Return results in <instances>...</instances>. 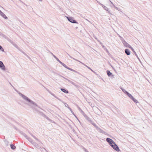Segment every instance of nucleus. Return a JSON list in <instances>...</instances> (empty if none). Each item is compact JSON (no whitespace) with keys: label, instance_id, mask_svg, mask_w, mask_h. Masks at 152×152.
I'll return each mask as SVG.
<instances>
[{"label":"nucleus","instance_id":"obj_19","mask_svg":"<svg viewBox=\"0 0 152 152\" xmlns=\"http://www.w3.org/2000/svg\"><path fill=\"white\" fill-rule=\"evenodd\" d=\"M125 52L127 55H129L130 54V51L128 49H126L125 50Z\"/></svg>","mask_w":152,"mask_h":152},{"label":"nucleus","instance_id":"obj_23","mask_svg":"<svg viewBox=\"0 0 152 152\" xmlns=\"http://www.w3.org/2000/svg\"><path fill=\"white\" fill-rule=\"evenodd\" d=\"M91 124L96 129L98 127L97 126L96 124L94 123L93 121L91 120L90 122Z\"/></svg>","mask_w":152,"mask_h":152},{"label":"nucleus","instance_id":"obj_45","mask_svg":"<svg viewBox=\"0 0 152 152\" xmlns=\"http://www.w3.org/2000/svg\"><path fill=\"white\" fill-rule=\"evenodd\" d=\"M31 135L33 137H34V136L31 133H30Z\"/></svg>","mask_w":152,"mask_h":152},{"label":"nucleus","instance_id":"obj_51","mask_svg":"<svg viewBox=\"0 0 152 152\" xmlns=\"http://www.w3.org/2000/svg\"><path fill=\"white\" fill-rule=\"evenodd\" d=\"M15 129L16 130H17V129L16 128V127H15Z\"/></svg>","mask_w":152,"mask_h":152},{"label":"nucleus","instance_id":"obj_3","mask_svg":"<svg viewBox=\"0 0 152 152\" xmlns=\"http://www.w3.org/2000/svg\"><path fill=\"white\" fill-rule=\"evenodd\" d=\"M97 1V3L99 4L101 6H102L103 8L104 9L106 10L107 12L110 14L112 15V14L111 13L110 11L109 10V9L107 7L103 5V4H102V3H101L99 1Z\"/></svg>","mask_w":152,"mask_h":152},{"label":"nucleus","instance_id":"obj_37","mask_svg":"<svg viewBox=\"0 0 152 152\" xmlns=\"http://www.w3.org/2000/svg\"><path fill=\"white\" fill-rule=\"evenodd\" d=\"M104 49L106 51L108 54L109 53V52L108 50L106 48H104Z\"/></svg>","mask_w":152,"mask_h":152},{"label":"nucleus","instance_id":"obj_38","mask_svg":"<svg viewBox=\"0 0 152 152\" xmlns=\"http://www.w3.org/2000/svg\"><path fill=\"white\" fill-rule=\"evenodd\" d=\"M114 109L117 111V112H118V111H119L118 109L115 107H114Z\"/></svg>","mask_w":152,"mask_h":152},{"label":"nucleus","instance_id":"obj_47","mask_svg":"<svg viewBox=\"0 0 152 152\" xmlns=\"http://www.w3.org/2000/svg\"><path fill=\"white\" fill-rule=\"evenodd\" d=\"M74 115L75 116V118H76L78 119V118H77V117L75 115H75Z\"/></svg>","mask_w":152,"mask_h":152},{"label":"nucleus","instance_id":"obj_15","mask_svg":"<svg viewBox=\"0 0 152 152\" xmlns=\"http://www.w3.org/2000/svg\"><path fill=\"white\" fill-rule=\"evenodd\" d=\"M107 74L108 76L109 77H113V75L112 73L110 72L109 70H107L106 71Z\"/></svg>","mask_w":152,"mask_h":152},{"label":"nucleus","instance_id":"obj_7","mask_svg":"<svg viewBox=\"0 0 152 152\" xmlns=\"http://www.w3.org/2000/svg\"><path fill=\"white\" fill-rule=\"evenodd\" d=\"M0 68L4 71L6 70L5 66L4 65L3 62L1 61H0Z\"/></svg>","mask_w":152,"mask_h":152},{"label":"nucleus","instance_id":"obj_31","mask_svg":"<svg viewBox=\"0 0 152 152\" xmlns=\"http://www.w3.org/2000/svg\"><path fill=\"white\" fill-rule=\"evenodd\" d=\"M110 2L112 4V5H113V7H114L115 8L118 10V7L115 6V5L113 4V3L111 1H110Z\"/></svg>","mask_w":152,"mask_h":152},{"label":"nucleus","instance_id":"obj_44","mask_svg":"<svg viewBox=\"0 0 152 152\" xmlns=\"http://www.w3.org/2000/svg\"><path fill=\"white\" fill-rule=\"evenodd\" d=\"M78 120V121L79 122H80V125L82 126V124H81V123L80 121L78 119H77Z\"/></svg>","mask_w":152,"mask_h":152},{"label":"nucleus","instance_id":"obj_14","mask_svg":"<svg viewBox=\"0 0 152 152\" xmlns=\"http://www.w3.org/2000/svg\"><path fill=\"white\" fill-rule=\"evenodd\" d=\"M41 115L43 117H44L46 118L47 120L50 121L51 122H52V120L50 119L48 116H47L45 114L43 113H41Z\"/></svg>","mask_w":152,"mask_h":152},{"label":"nucleus","instance_id":"obj_24","mask_svg":"<svg viewBox=\"0 0 152 152\" xmlns=\"http://www.w3.org/2000/svg\"><path fill=\"white\" fill-rule=\"evenodd\" d=\"M10 147L11 149L13 150H15L16 148V146L12 143L10 144Z\"/></svg>","mask_w":152,"mask_h":152},{"label":"nucleus","instance_id":"obj_12","mask_svg":"<svg viewBox=\"0 0 152 152\" xmlns=\"http://www.w3.org/2000/svg\"><path fill=\"white\" fill-rule=\"evenodd\" d=\"M0 15L3 17L5 19H7L8 18L7 17V16L5 15V14L3 13L0 10Z\"/></svg>","mask_w":152,"mask_h":152},{"label":"nucleus","instance_id":"obj_40","mask_svg":"<svg viewBox=\"0 0 152 152\" xmlns=\"http://www.w3.org/2000/svg\"><path fill=\"white\" fill-rule=\"evenodd\" d=\"M72 59H73V60H75V61H79V62H80H80H81V61H79L78 60H77V59H75V58H73H73H72Z\"/></svg>","mask_w":152,"mask_h":152},{"label":"nucleus","instance_id":"obj_5","mask_svg":"<svg viewBox=\"0 0 152 152\" xmlns=\"http://www.w3.org/2000/svg\"><path fill=\"white\" fill-rule=\"evenodd\" d=\"M59 75L61 76V77H63L66 80H67L70 83H71L73 85H74L77 88H79V86L77 85L75 83H74V82H73L72 81H71L70 80L66 78L65 77L62 76H61V75Z\"/></svg>","mask_w":152,"mask_h":152},{"label":"nucleus","instance_id":"obj_17","mask_svg":"<svg viewBox=\"0 0 152 152\" xmlns=\"http://www.w3.org/2000/svg\"><path fill=\"white\" fill-rule=\"evenodd\" d=\"M60 64H61L63 66H64V67L66 68L67 69L70 70L71 68L68 67L65 64L62 62L61 61H60L59 62Z\"/></svg>","mask_w":152,"mask_h":152},{"label":"nucleus","instance_id":"obj_13","mask_svg":"<svg viewBox=\"0 0 152 152\" xmlns=\"http://www.w3.org/2000/svg\"><path fill=\"white\" fill-rule=\"evenodd\" d=\"M96 129L99 132H100V133H102V134H105L106 132L104 131L103 130H102L101 129H100V128L99 127H98L96 128Z\"/></svg>","mask_w":152,"mask_h":152},{"label":"nucleus","instance_id":"obj_35","mask_svg":"<svg viewBox=\"0 0 152 152\" xmlns=\"http://www.w3.org/2000/svg\"><path fill=\"white\" fill-rule=\"evenodd\" d=\"M81 112L84 116H85V115H86L85 114V113L82 110H81Z\"/></svg>","mask_w":152,"mask_h":152},{"label":"nucleus","instance_id":"obj_54","mask_svg":"<svg viewBox=\"0 0 152 152\" xmlns=\"http://www.w3.org/2000/svg\"><path fill=\"white\" fill-rule=\"evenodd\" d=\"M122 38L123 39V37H122ZM123 39H122V40H123Z\"/></svg>","mask_w":152,"mask_h":152},{"label":"nucleus","instance_id":"obj_36","mask_svg":"<svg viewBox=\"0 0 152 152\" xmlns=\"http://www.w3.org/2000/svg\"><path fill=\"white\" fill-rule=\"evenodd\" d=\"M64 105H65V106L66 107H67L68 108V107H69V106H68V104H67V103H64Z\"/></svg>","mask_w":152,"mask_h":152},{"label":"nucleus","instance_id":"obj_55","mask_svg":"<svg viewBox=\"0 0 152 152\" xmlns=\"http://www.w3.org/2000/svg\"><path fill=\"white\" fill-rule=\"evenodd\" d=\"M1 32L0 31V33Z\"/></svg>","mask_w":152,"mask_h":152},{"label":"nucleus","instance_id":"obj_6","mask_svg":"<svg viewBox=\"0 0 152 152\" xmlns=\"http://www.w3.org/2000/svg\"><path fill=\"white\" fill-rule=\"evenodd\" d=\"M121 41L124 45L126 47H128L130 49L132 48V46L128 44L124 39L122 40Z\"/></svg>","mask_w":152,"mask_h":152},{"label":"nucleus","instance_id":"obj_4","mask_svg":"<svg viewBox=\"0 0 152 152\" xmlns=\"http://www.w3.org/2000/svg\"><path fill=\"white\" fill-rule=\"evenodd\" d=\"M66 18L67 20H68L71 23H73L78 24V23L77 21L76 20L74 19V18L73 17L67 16L66 17Z\"/></svg>","mask_w":152,"mask_h":152},{"label":"nucleus","instance_id":"obj_34","mask_svg":"<svg viewBox=\"0 0 152 152\" xmlns=\"http://www.w3.org/2000/svg\"><path fill=\"white\" fill-rule=\"evenodd\" d=\"M31 107L32 109H34L36 111H38V110H37V109L35 108L33 106H31Z\"/></svg>","mask_w":152,"mask_h":152},{"label":"nucleus","instance_id":"obj_49","mask_svg":"<svg viewBox=\"0 0 152 152\" xmlns=\"http://www.w3.org/2000/svg\"><path fill=\"white\" fill-rule=\"evenodd\" d=\"M35 139L36 138V137L35 136H34V137H33Z\"/></svg>","mask_w":152,"mask_h":152},{"label":"nucleus","instance_id":"obj_16","mask_svg":"<svg viewBox=\"0 0 152 152\" xmlns=\"http://www.w3.org/2000/svg\"><path fill=\"white\" fill-rule=\"evenodd\" d=\"M61 90L62 92L68 94L69 93L68 90L65 88H61Z\"/></svg>","mask_w":152,"mask_h":152},{"label":"nucleus","instance_id":"obj_46","mask_svg":"<svg viewBox=\"0 0 152 152\" xmlns=\"http://www.w3.org/2000/svg\"><path fill=\"white\" fill-rule=\"evenodd\" d=\"M44 150H45L47 152H48L47 150H46L45 148H43Z\"/></svg>","mask_w":152,"mask_h":152},{"label":"nucleus","instance_id":"obj_42","mask_svg":"<svg viewBox=\"0 0 152 152\" xmlns=\"http://www.w3.org/2000/svg\"><path fill=\"white\" fill-rule=\"evenodd\" d=\"M84 151L85 152H88V151H87V150L86 148H84Z\"/></svg>","mask_w":152,"mask_h":152},{"label":"nucleus","instance_id":"obj_18","mask_svg":"<svg viewBox=\"0 0 152 152\" xmlns=\"http://www.w3.org/2000/svg\"><path fill=\"white\" fill-rule=\"evenodd\" d=\"M0 36H1L3 37L6 39L7 41L9 39V38L8 37L6 36L5 35H4V34L1 33V32L0 33Z\"/></svg>","mask_w":152,"mask_h":152},{"label":"nucleus","instance_id":"obj_9","mask_svg":"<svg viewBox=\"0 0 152 152\" xmlns=\"http://www.w3.org/2000/svg\"><path fill=\"white\" fill-rule=\"evenodd\" d=\"M120 88L122 90V91L128 97L131 94L129 93L127 91H126L125 89L123 88L122 87H120Z\"/></svg>","mask_w":152,"mask_h":152},{"label":"nucleus","instance_id":"obj_29","mask_svg":"<svg viewBox=\"0 0 152 152\" xmlns=\"http://www.w3.org/2000/svg\"><path fill=\"white\" fill-rule=\"evenodd\" d=\"M70 70L72 71V72H73L76 73H77L78 74L81 75V74L79 72H77V71H76L75 70H74L71 68H70Z\"/></svg>","mask_w":152,"mask_h":152},{"label":"nucleus","instance_id":"obj_50","mask_svg":"<svg viewBox=\"0 0 152 152\" xmlns=\"http://www.w3.org/2000/svg\"><path fill=\"white\" fill-rule=\"evenodd\" d=\"M111 66L112 67V68L114 69V70H115V69H114L113 68V66Z\"/></svg>","mask_w":152,"mask_h":152},{"label":"nucleus","instance_id":"obj_25","mask_svg":"<svg viewBox=\"0 0 152 152\" xmlns=\"http://www.w3.org/2000/svg\"><path fill=\"white\" fill-rule=\"evenodd\" d=\"M51 54L53 56V57L55 58L57 61H58L59 63L60 62V61L59 60V59L55 55H54L52 53L50 52Z\"/></svg>","mask_w":152,"mask_h":152},{"label":"nucleus","instance_id":"obj_11","mask_svg":"<svg viewBox=\"0 0 152 152\" xmlns=\"http://www.w3.org/2000/svg\"><path fill=\"white\" fill-rule=\"evenodd\" d=\"M32 144L36 148H37L38 149H40L41 148V147L39 146V145L37 144L36 142H34L33 143H32Z\"/></svg>","mask_w":152,"mask_h":152},{"label":"nucleus","instance_id":"obj_22","mask_svg":"<svg viewBox=\"0 0 152 152\" xmlns=\"http://www.w3.org/2000/svg\"><path fill=\"white\" fill-rule=\"evenodd\" d=\"M84 117L89 122H90L91 120V118L89 117H88L86 115H85Z\"/></svg>","mask_w":152,"mask_h":152},{"label":"nucleus","instance_id":"obj_8","mask_svg":"<svg viewBox=\"0 0 152 152\" xmlns=\"http://www.w3.org/2000/svg\"><path fill=\"white\" fill-rule=\"evenodd\" d=\"M15 47L17 48H18V46L11 39H9L8 40Z\"/></svg>","mask_w":152,"mask_h":152},{"label":"nucleus","instance_id":"obj_53","mask_svg":"<svg viewBox=\"0 0 152 152\" xmlns=\"http://www.w3.org/2000/svg\"><path fill=\"white\" fill-rule=\"evenodd\" d=\"M39 1H42V0H39Z\"/></svg>","mask_w":152,"mask_h":152},{"label":"nucleus","instance_id":"obj_30","mask_svg":"<svg viewBox=\"0 0 152 152\" xmlns=\"http://www.w3.org/2000/svg\"><path fill=\"white\" fill-rule=\"evenodd\" d=\"M19 50H20L21 52L23 53L27 57H28V56H27L26 53H25L21 49H20L18 47V48H17Z\"/></svg>","mask_w":152,"mask_h":152},{"label":"nucleus","instance_id":"obj_26","mask_svg":"<svg viewBox=\"0 0 152 152\" xmlns=\"http://www.w3.org/2000/svg\"><path fill=\"white\" fill-rule=\"evenodd\" d=\"M50 93L52 95H53L55 98L57 99H58L59 100L61 101V99H59V98H58L53 93H52L51 92H50Z\"/></svg>","mask_w":152,"mask_h":152},{"label":"nucleus","instance_id":"obj_39","mask_svg":"<svg viewBox=\"0 0 152 152\" xmlns=\"http://www.w3.org/2000/svg\"><path fill=\"white\" fill-rule=\"evenodd\" d=\"M35 140H36L37 141H38L39 142H40L41 143H42L41 141L39 139H38L37 138H36L35 139Z\"/></svg>","mask_w":152,"mask_h":152},{"label":"nucleus","instance_id":"obj_48","mask_svg":"<svg viewBox=\"0 0 152 152\" xmlns=\"http://www.w3.org/2000/svg\"><path fill=\"white\" fill-rule=\"evenodd\" d=\"M5 142H7V143H9V142L7 140H5Z\"/></svg>","mask_w":152,"mask_h":152},{"label":"nucleus","instance_id":"obj_21","mask_svg":"<svg viewBox=\"0 0 152 152\" xmlns=\"http://www.w3.org/2000/svg\"><path fill=\"white\" fill-rule=\"evenodd\" d=\"M80 63H81L82 64H83V65L84 66H86L88 68V69H89L91 71H92V72H94V73H95V72L94 71L91 69L89 67V66H87L85 64L83 63L82 62H80Z\"/></svg>","mask_w":152,"mask_h":152},{"label":"nucleus","instance_id":"obj_43","mask_svg":"<svg viewBox=\"0 0 152 152\" xmlns=\"http://www.w3.org/2000/svg\"><path fill=\"white\" fill-rule=\"evenodd\" d=\"M78 109L80 111H81V110H82L81 109V108H80L79 107H78Z\"/></svg>","mask_w":152,"mask_h":152},{"label":"nucleus","instance_id":"obj_33","mask_svg":"<svg viewBox=\"0 0 152 152\" xmlns=\"http://www.w3.org/2000/svg\"><path fill=\"white\" fill-rule=\"evenodd\" d=\"M68 109L69 110L71 111V112L72 113L73 115H75V114L73 112V111H72V109L70 107H68Z\"/></svg>","mask_w":152,"mask_h":152},{"label":"nucleus","instance_id":"obj_32","mask_svg":"<svg viewBox=\"0 0 152 152\" xmlns=\"http://www.w3.org/2000/svg\"><path fill=\"white\" fill-rule=\"evenodd\" d=\"M0 50L3 52H4V49L1 45H0Z\"/></svg>","mask_w":152,"mask_h":152},{"label":"nucleus","instance_id":"obj_28","mask_svg":"<svg viewBox=\"0 0 152 152\" xmlns=\"http://www.w3.org/2000/svg\"><path fill=\"white\" fill-rule=\"evenodd\" d=\"M26 139L32 144V143L34 142L33 141V140L31 138L29 137H28Z\"/></svg>","mask_w":152,"mask_h":152},{"label":"nucleus","instance_id":"obj_52","mask_svg":"<svg viewBox=\"0 0 152 152\" xmlns=\"http://www.w3.org/2000/svg\"><path fill=\"white\" fill-rule=\"evenodd\" d=\"M103 48H105V47L104 46H102Z\"/></svg>","mask_w":152,"mask_h":152},{"label":"nucleus","instance_id":"obj_10","mask_svg":"<svg viewBox=\"0 0 152 152\" xmlns=\"http://www.w3.org/2000/svg\"><path fill=\"white\" fill-rule=\"evenodd\" d=\"M129 97L132 100L134 101L135 103H139L138 101L135 99L133 97V96L131 94Z\"/></svg>","mask_w":152,"mask_h":152},{"label":"nucleus","instance_id":"obj_20","mask_svg":"<svg viewBox=\"0 0 152 152\" xmlns=\"http://www.w3.org/2000/svg\"><path fill=\"white\" fill-rule=\"evenodd\" d=\"M131 49L133 52V53H134V54L135 55V56H136L137 58L139 60H140V59H139L138 56H137V53H136V52H135V51L134 50L133 48L132 47V48Z\"/></svg>","mask_w":152,"mask_h":152},{"label":"nucleus","instance_id":"obj_27","mask_svg":"<svg viewBox=\"0 0 152 152\" xmlns=\"http://www.w3.org/2000/svg\"><path fill=\"white\" fill-rule=\"evenodd\" d=\"M20 133L23 135L26 139H27L28 137L26 134L24 132H21Z\"/></svg>","mask_w":152,"mask_h":152},{"label":"nucleus","instance_id":"obj_1","mask_svg":"<svg viewBox=\"0 0 152 152\" xmlns=\"http://www.w3.org/2000/svg\"><path fill=\"white\" fill-rule=\"evenodd\" d=\"M10 85L26 101L29 102V103L32 104L34 105V106L37 107L39 108L40 107L38 105L34 102L31 100V99H30L27 96H25L24 94H23L20 92H19L18 91H17L15 88L14 87L12 86V84L10 83L9 82Z\"/></svg>","mask_w":152,"mask_h":152},{"label":"nucleus","instance_id":"obj_2","mask_svg":"<svg viewBox=\"0 0 152 152\" xmlns=\"http://www.w3.org/2000/svg\"><path fill=\"white\" fill-rule=\"evenodd\" d=\"M106 140L114 150L117 152L120 151V149L118 146L112 139L107 138L106 139Z\"/></svg>","mask_w":152,"mask_h":152},{"label":"nucleus","instance_id":"obj_41","mask_svg":"<svg viewBox=\"0 0 152 152\" xmlns=\"http://www.w3.org/2000/svg\"><path fill=\"white\" fill-rule=\"evenodd\" d=\"M66 54L69 56L72 59L73 57L70 56L68 53H66Z\"/></svg>","mask_w":152,"mask_h":152}]
</instances>
